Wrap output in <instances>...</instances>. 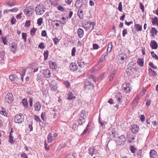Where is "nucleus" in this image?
Masks as SVG:
<instances>
[{"label": "nucleus", "instance_id": "f257e3e1", "mask_svg": "<svg viewBox=\"0 0 158 158\" xmlns=\"http://www.w3.org/2000/svg\"><path fill=\"white\" fill-rule=\"evenodd\" d=\"M46 8L42 4H39L37 5L35 9L36 14L39 15L43 14Z\"/></svg>", "mask_w": 158, "mask_h": 158}, {"label": "nucleus", "instance_id": "f03ea898", "mask_svg": "<svg viewBox=\"0 0 158 158\" xmlns=\"http://www.w3.org/2000/svg\"><path fill=\"white\" fill-rule=\"evenodd\" d=\"M14 122L20 124L24 122V116L22 113L16 115L14 118Z\"/></svg>", "mask_w": 158, "mask_h": 158}, {"label": "nucleus", "instance_id": "7ed1b4c3", "mask_svg": "<svg viewBox=\"0 0 158 158\" xmlns=\"http://www.w3.org/2000/svg\"><path fill=\"white\" fill-rule=\"evenodd\" d=\"M131 85L128 82H126L123 85V90L126 93H129L131 91Z\"/></svg>", "mask_w": 158, "mask_h": 158}, {"label": "nucleus", "instance_id": "20e7f679", "mask_svg": "<svg viewBox=\"0 0 158 158\" xmlns=\"http://www.w3.org/2000/svg\"><path fill=\"white\" fill-rule=\"evenodd\" d=\"M118 140H117L118 145L121 146L124 145L126 141V138L125 136L122 135L118 137Z\"/></svg>", "mask_w": 158, "mask_h": 158}, {"label": "nucleus", "instance_id": "39448f33", "mask_svg": "<svg viewBox=\"0 0 158 158\" xmlns=\"http://www.w3.org/2000/svg\"><path fill=\"white\" fill-rule=\"evenodd\" d=\"M84 87L85 89L92 90L94 89V85L91 81H88L85 82V85H84Z\"/></svg>", "mask_w": 158, "mask_h": 158}, {"label": "nucleus", "instance_id": "423d86ee", "mask_svg": "<svg viewBox=\"0 0 158 158\" xmlns=\"http://www.w3.org/2000/svg\"><path fill=\"white\" fill-rule=\"evenodd\" d=\"M34 9L33 7L30 6L26 7L24 10V14L26 15H31L34 12Z\"/></svg>", "mask_w": 158, "mask_h": 158}, {"label": "nucleus", "instance_id": "0eeeda50", "mask_svg": "<svg viewBox=\"0 0 158 158\" xmlns=\"http://www.w3.org/2000/svg\"><path fill=\"white\" fill-rule=\"evenodd\" d=\"M73 14V11L69 10L68 12L69 15H66L65 17H62V19L63 20V22L62 23L64 24H66L67 21V19H68L71 18Z\"/></svg>", "mask_w": 158, "mask_h": 158}, {"label": "nucleus", "instance_id": "6e6552de", "mask_svg": "<svg viewBox=\"0 0 158 158\" xmlns=\"http://www.w3.org/2000/svg\"><path fill=\"white\" fill-rule=\"evenodd\" d=\"M95 23L94 22H88L86 23L84 26L85 28H86L87 30H89L91 28V30H93L94 28V27L95 25Z\"/></svg>", "mask_w": 158, "mask_h": 158}, {"label": "nucleus", "instance_id": "1a4fd4ad", "mask_svg": "<svg viewBox=\"0 0 158 158\" xmlns=\"http://www.w3.org/2000/svg\"><path fill=\"white\" fill-rule=\"evenodd\" d=\"M6 101L9 103H11L13 101V95L11 93H8L5 97Z\"/></svg>", "mask_w": 158, "mask_h": 158}, {"label": "nucleus", "instance_id": "9d476101", "mask_svg": "<svg viewBox=\"0 0 158 158\" xmlns=\"http://www.w3.org/2000/svg\"><path fill=\"white\" fill-rule=\"evenodd\" d=\"M139 126L136 124H133L131 126V131L133 134H136L139 131Z\"/></svg>", "mask_w": 158, "mask_h": 158}, {"label": "nucleus", "instance_id": "9b49d317", "mask_svg": "<svg viewBox=\"0 0 158 158\" xmlns=\"http://www.w3.org/2000/svg\"><path fill=\"white\" fill-rule=\"evenodd\" d=\"M127 58V55L125 54H121L119 55L118 60L120 64L123 63Z\"/></svg>", "mask_w": 158, "mask_h": 158}, {"label": "nucleus", "instance_id": "f8f14e48", "mask_svg": "<svg viewBox=\"0 0 158 158\" xmlns=\"http://www.w3.org/2000/svg\"><path fill=\"white\" fill-rule=\"evenodd\" d=\"M35 111H38L40 110L41 105L40 102L38 101L35 103L34 106Z\"/></svg>", "mask_w": 158, "mask_h": 158}, {"label": "nucleus", "instance_id": "ddd939ff", "mask_svg": "<svg viewBox=\"0 0 158 158\" xmlns=\"http://www.w3.org/2000/svg\"><path fill=\"white\" fill-rule=\"evenodd\" d=\"M69 68L70 70L72 71H75L78 69L77 66L74 62H72L70 64Z\"/></svg>", "mask_w": 158, "mask_h": 158}, {"label": "nucleus", "instance_id": "4468645a", "mask_svg": "<svg viewBox=\"0 0 158 158\" xmlns=\"http://www.w3.org/2000/svg\"><path fill=\"white\" fill-rule=\"evenodd\" d=\"M43 74L44 77L46 78H49L51 76V72L48 69H44L43 70Z\"/></svg>", "mask_w": 158, "mask_h": 158}, {"label": "nucleus", "instance_id": "2eb2a0df", "mask_svg": "<svg viewBox=\"0 0 158 158\" xmlns=\"http://www.w3.org/2000/svg\"><path fill=\"white\" fill-rule=\"evenodd\" d=\"M10 47V51L13 53H15L17 50V45L15 43L13 42L11 44Z\"/></svg>", "mask_w": 158, "mask_h": 158}, {"label": "nucleus", "instance_id": "dca6fc26", "mask_svg": "<svg viewBox=\"0 0 158 158\" xmlns=\"http://www.w3.org/2000/svg\"><path fill=\"white\" fill-rule=\"evenodd\" d=\"M150 46L152 49H156L158 48V44L155 40H152L150 43Z\"/></svg>", "mask_w": 158, "mask_h": 158}, {"label": "nucleus", "instance_id": "f3484780", "mask_svg": "<svg viewBox=\"0 0 158 158\" xmlns=\"http://www.w3.org/2000/svg\"><path fill=\"white\" fill-rule=\"evenodd\" d=\"M77 64L78 66L81 68H83L85 66V62L83 61V60L81 58L78 59Z\"/></svg>", "mask_w": 158, "mask_h": 158}, {"label": "nucleus", "instance_id": "a211bd4d", "mask_svg": "<svg viewBox=\"0 0 158 158\" xmlns=\"http://www.w3.org/2000/svg\"><path fill=\"white\" fill-rule=\"evenodd\" d=\"M157 153L154 149H151L150 152V156L151 158H156Z\"/></svg>", "mask_w": 158, "mask_h": 158}, {"label": "nucleus", "instance_id": "6ab92c4d", "mask_svg": "<svg viewBox=\"0 0 158 158\" xmlns=\"http://www.w3.org/2000/svg\"><path fill=\"white\" fill-rule=\"evenodd\" d=\"M83 0H77L75 6L77 9L81 8L83 5Z\"/></svg>", "mask_w": 158, "mask_h": 158}, {"label": "nucleus", "instance_id": "aec40b11", "mask_svg": "<svg viewBox=\"0 0 158 158\" xmlns=\"http://www.w3.org/2000/svg\"><path fill=\"white\" fill-rule=\"evenodd\" d=\"M137 63L139 66L143 67L144 66V60L143 58H138L137 60Z\"/></svg>", "mask_w": 158, "mask_h": 158}, {"label": "nucleus", "instance_id": "412c9836", "mask_svg": "<svg viewBox=\"0 0 158 158\" xmlns=\"http://www.w3.org/2000/svg\"><path fill=\"white\" fill-rule=\"evenodd\" d=\"M49 87L51 90L53 91H55L58 88L57 84H50Z\"/></svg>", "mask_w": 158, "mask_h": 158}, {"label": "nucleus", "instance_id": "4be33fe9", "mask_svg": "<svg viewBox=\"0 0 158 158\" xmlns=\"http://www.w3.org/2000/svg\"><path fill=\"white\" fill-rule=\"evenodd\" d=\"M49 66L52 69H56L57 68L56 63L54 62L50 61L49 62Z\"/></svg>", "mask_w": 158, "mask_h": 158}, {"label": "nucleus", "instance_id": "5701e85b", "mask_svg": "<svg viewBox=\"0 0 158 158\" xmlns=\"http://www.w3.org/2000/svg\"><path fill=\"white\" fill-rule=\"evenodd\" d=\"M77 33L78 36L80 38H81L83 37L84 35V31L82 29L79 28L78 29Z\"/></svg>", "mask_w": 158, "mask_h": 158}, {"label": "nucleus", "instance_id": "b1692460", "mask_svg": "<svg viewBox=\"0 0 158 158\" xmlns=\"http://www.w3.org/2000/svg\"><path fill=\"white\" fill-rule=\"evenodd\" d=\"M149 74L151 76H156L157 75V73L151 68H149L148 69Z\"/></svg>", "mask_w": 158, "mask_h": 158}, {"label": "nucleus", "instance_id": "393cba45", "mask_svg": "<svg viewBox=\"0 0 158 158\" xmlns=\"http://www.w3.org/2000/svg\"><path fill=\"white\" fill-rule=\"evenodd\" d=\"M115 97L118 102H122V99L123 98V97L121 93H118L116 95Z\"/></svg>", "mask_w": 158, "mask_h": 158}, {"label": "nucleus", "instance_id": "a878e982", "mask_svg": "<svg viewBox=\"0 0 158 158\" xmlns=\"http://www.w3.org/2000/svg\"><path fill=\"white\" fill-rule=\"evenodd\" d=\"M88 114L87 113L85 112V111L84 110H82L80 114V116L81 118H85L87 117Z\"/></svg>", "mask_w": 158, "mask_h": 158}, {"label": "nucleus", "instance_id": "bb28decb", "mask_svg": "<svg viewBox=\"0 0 158 158\" xmlns=\"http://www.w3.org/2000/svg\"><path fill=\"white\" fill-rule=\"evenodd\" d=\"M21 102L23 106L25 108H26L28 106V102L26 98H24L22 99L21 101Z\"/></svg>", "mask_w": 158, "mask_h": 158}, {"label": "nucleus", "instance_id": "cd10ccee", "mask_svg": "<svg viewBox=\"0 0 158 158\" xmlns=\"http://www.w3.org/2000/svg\"><path fill=\"white\" fill-rule=\"evenodd\" d=\"M76 98V97L72 92H70L68 95V97L67 98V99L69 100H73Z\"/></svg>", "mask_w": 158, "mask_h": 158}, {"label": "nucleus", "instance_id": "c85d7f7f", "mask_svg": "<svg viewBox=\"0 0 158 158\" xmlns=\"http://www.w3.org/2000/svg\"><path fill=\"white\" fill-rule=\"evenodd\" d=\"M85 118L81 117L78 118L77 119V121L78 124L81 125H82L83 123H85Z\"/></svg>", "mask_w": 158, "mask_h": 158}, {"label": "nucleus", "instance_id": "c756f323", "mask_svg": "<svg viewBox=\"0 0 158 158\" xmlns=\"http://www.w3.org/2000/svg\"><path fill=\"white\" fill-rule=\"evenodd\" d=\"M150 32L152 35V36H154L157 35V31L155 27H152Z\"/></svg>", "mask_w": 158, "mask_h": 158}, {"label": "nucleus", "instance_id": "7c9ffc66", "mask_svg": "<svg viewBox=\"0 0 158 158\" xmlns=\"http://www.w3.org/2000/svg\"><path fill=\"white\" fill-rule=\"evenodd\" d=\"M152 24L153 25L156 24L158 26V18L155 17L154 18H152Z\"/></svg>", "mask_w": 158, "mask_h": 158}, {"label": "nucleus", "instance_id": "2f4dec72", "mask_svg": "<svg viewBox=\"0 0 158 158\" xmlns=\"http://www.w3.org/2000/svg\"><path fill=\"white\" fill-rule=\"evenodd\" d=\"M49 55V52L48 50H45L44 51V60H47L48 58Z\"/></svg>", "mask_w": 158, "mask_h": 158}, {"label": "nucleus", "instance_id": "473e14b6", "mask_svg": "<svg viewBox=\"0 0 158 158\" xmlns=\"http://www.w3.org/2000/svg\"><path fill=\"white\" fill-rule=\"evenodd\" d=\"M130 64H130L127 65V66H129V67H128V69L127 70V72H132L133 73L135 71V68L134 67H132V66H130Z\"/></svg>", "mask_w": 158, "mask_h": 158}, {"label": "nucleus", "instance_id": "72a5a7b5", "mask_svg": "<svg viewBox=\"0 0 158 158\" xmlns=\"http://www.w3.org/2000/svg\"><path fill=\"white\" fill-rule=\"evenodd\" d=\"M135 27L138 31H141L142 30V26L139 24L135 23Z\"/></svg>", "mask_w": 158, "mask_h": 158}, {"label": "nucleus", "instance_id": "f704fd0d", "mask_svg": "<svg viewBox=\"0 0 158 158\" xmlns=\"http://www.w3.org/2000/svg\"><path fill=\"white\" fill-rule=\"evenodd\" d=\"M52 134L51 133H49L48 136V143L51 142L53 139H52Z\"/></svg>", "mask_w": 158, "mask_h": 158}, {"label": "nucleus", "instance_id": "c9c22d12", "mask_svg": "<svg viewBox=\"0 0 158 158\" xmlns=\"http://www.w3.org/2000/svg\"><path fill=\"white\" fill-rule=\"evenodd\" d=\"M106 56V55H102L101 57L99 59V60L98 62V63L99 64H100L101 62H103L105 60V57Z\"/></svg>", "mask_w": 158, "mask_h": 158}, {"label": "nucleus", "instance_id": "e433bc0d", "mask_svg": "<svg viewBox=\"0 0 158 158\" xmlns=\"http://www.w3.org/2000/svg\"><path fill=\"white\" fill-rule=\"evenodd\" d=\"M139 97L138 96H137L134 100L133 102V104L135 105V106L137 105L139 102Z\"/></svg>", "mask_w": 158, "mask_h": 158}, {"label": "nucleus", "instance_id": "4c0bfd02", "mask_svg": "<svg viewBox=\"0 0 158 158\" xmlns=\"http://www.w3.org/2000/svg\"><path fill=\"white\" fill-rule=\"evenodd\" d=\"M36 29L34 27L30 31V34L32 36H33L35 35V33L36 31Z\"/></svg>", "mask_w": 158, "mask_h": 158}, {"label": "nucleus", "instance_id": "58836bf2", "mask_svg": "<svg viewBox=\"0 0 158 158\" xmlns=\"http://www.w3.org/2000/svg\"><path fill=\"white\" fill-rule=\"evenodd\" d=\"M94 147H89V153L92 156H93V153L92 154V153L94 152Z\"/></svg>", "mask_w": 158, "mask_h": 158}, {"label": "nucleus", "instance_id": "ea45409f", "mask_svg": "<svg viewBox=\"0 0 158 158\" xmlns=\"http://www.w3.org/2000/svg\"><path fill=\"white\" fill-rule=\"evenodd\" d=\"M112 47L113 46L112 43H109L108 45L107 51L109 52H110L111 50Z\"/></svg>", "mask_w": 158, "mask_h": 158}, {"label": "nucleus", "instance_id": "a19ab883", "mask_svg": "<svg viewBox=\"0 0 158 158\" xmlns=\"http://www.w3.org/2000/svg\"><path fill=\"white\" fill-rule=\"evenodd\" d=\"M130 149L131 152L133 153H135L137 151L136 149L133 146H131L130 147Z\"/></svg>", "mask_w": 158, "mask_h": 158}, {"label": "nucleus", "instance_id": "79ce46f5", "mask_svg": "<svg viewBox=\"0 0 158 158\" xmlns=\"http://www.w3.org/2000/svg\"><path fill=\"white\" fill-rule=\"evenodd\" d=\"M34 120L37 122H39V123H40L41 122V120L40 119V118L37 115H34Z\"/></svg>", "mask_w": 158, "mask_h": 158}, {"label": "nucleus", "instance_id": "37998d69", "mask_svg": "<svg viewBox=\"0 0 158 158\" xmlns=\"http://www.w3.org/2000/svg\"><path fill=\"white\" fill-rule=\"evenodd\" d=\"M27 37V35L26 33H22V39L24 40V42H26Z\"/></svg>", "mask_w": 158, "mask_h": 158}, {"label": "nucleus", "instance_id": "c03bdc74", "mask_svg": "<svg viewBox=\"0 0 158 158\" xmlns=\"http://www.w3.org/2000/svg\"><path fill=\"white\" fill-rule=\"evenodd\" d=\"M41 117L43 120L44 121H45L47 119V118L45 116V113H42L41 115Z\"/></svg>", "mask_w": 158, "mask_h": 158}, {"label": "nucleus", "instance_id": "a18cd8bd", "mask_svg": "<svg viewBox=\"0 0 158 158\" xmlns=\"http://www.w3.org/2000/svg\"><path fill=\"white\" fill-rule=\"evenodd\" d=\"M151 54L153 58H155L156 59L158 60V57L157 55L153 51L151 52Z\"/></svg>", "mask_w": 158, "mask_h": 158}, {"label": "nucleus", "instance_id": "49530a36", "mask_svg": "<svg viewBox=\"0 0 158 158\" xmlns=\"http://www.w3.org/2000/svg\"><path fill=\"white\" fill-rule=\"evenodd\" d=\"M149 65L150 67L152 68H153V69H157V67L156 66L154 65L152 62H149Z\"/></svg>", "mask_w": 158, "mask_h": 158}, {"label": "nucleus", "instance_id": "de8ad7c7", "mask_svg": "<svg viewBox=\"0 0 158 158\" xmlns=\"http://www.w3.org/2000/svg\"><path fill=\"white\" fill-rule=\"evenodd\" d=\"M104 75H105L104 73H101L99 77L98 78V81H101L102 80L103 78Z\"/></svg>", "mask_w": 158, "mask_h": 158}, {"label": "nucleus", "instance_id": "09e8293b", "mask_svg": "<svg viewBox=\"0 0 158 158\" xmlns=\"http://www.w3.org/2000/svg\"><path fill=\"white\" fill-rule=\"evenodd\" d=\"M43 22V18H40L37 20V23L39 26L41 25Z\"/></svg>", "mask_w": 158, "mask_h": 158}, {"label": "nucleus", "instance_id": "8fccbe9b", "mask_svg": "<svg viewBox=\"0 0 158 158\" xmlns=\"http://www.w3.org/2000/svg\"><path fill=\"white\" fill-rule=\"evenodd\" d=\"M9 142L10 143H14V141L13 140L14 137L11 135H9Z\"/></svg>", "mask_w": 158, "mask_h": 158}, {"label": "nucleus", "instance_id": "3c124183", "mask_svg": "<svg viewBox=\"0 0 158 158\" xmlns=\"http://www.w3.org/2000/svg\"><path fill=\"white\" fill-rule=\"evenodd\" d=\"M64 84L65 85L66 87L68 88L69 87L70 85V82L68 81H64Z\"/></svg>", "mask_w": 158, "mask_h": 158}, {"label": "nucleus", "instance_id": "603ef678", "mask_svg": "<svg viewBox=\"0 0 158 158\" xmlns=\"http://www.w3.org/2000/svg\"><path fill=\"white\" fill-rule=\"evenodd\" d=\"M33 98L32 97H29V99L28 101L29 103L30 107H31L32 106V102H33Z\"/></svg>", "mask_w": 158, "mask_h": 158}, {"label": "nucleus", "instance_id": "864d4df0", "mask_svg": "<svg viewBox=\"0 0 158 158\" xmlns=\"http://www.w3.org/2000/svg\"><path fill=\"white\" fill-rule=\"evenodd\" d=\"M30 20H27L26 22V23H25V27L28 28V27L30 25Z\"/></svg>", "mask_w": 158, "mask_h": 158}, {"label": "nucleus", "instance_id": "5fc2aeb1", "mask_svg": "<svg viewBox=\"0 0 158 158\" xmlns=\"http://www.w3.org/2000/svg\"><path fill=\"white\" fill-rule=\"evenodd\" d=\"M2 41L4 45H6L7 44V40L5 37H3L2 38Z\"/></svg>", "mask_w": 158, "mask_h": 158}, {"label": "nucleus", "instance_id": "6e6d98bb", "mask_svg": "<svg viewBox=\"0 0 158 158\" xmlns=\"http://www.w3.org/2000/svg\"><path fill=\"white\" fill-rule=\"evenodd\" d=\"M118 10L120 11H122L123 10V7L122 6V3L120 2L118 4Z\"/></svg>", "mask_w": 158, "mask_h": 158}, {"label": "nucleus", "instance_id": "4d7b16f0", "mask_svg": "<svg viewBox=\"0 0 158 158\" xmlns=\"http://www.w3.org/2000/svg\"><path fill=\"white\" fill-rule=\"evenodd\" d=\"M42 78V77L41 75L40 74H38L36 76V81H38L41 80Z\"/></svg>", "mask_w": 158, "mask_h": 158}, {"label": "nucleus", "instance_id": "13d9d810", "mask_svg": "<svg viewBox=\"0 0 158 158\" xmlns=\"http://www.w3.org/2000/svg\"><path fill=\"white\" fill-rule=\"evenodd\" d=\"M57 8L60 11H63L64 10V8L63 7H62L61 6V5H59L57 6Z\"/></svg>", "mask_w": 158, "mask_h": 158}, {"label": "nucleus", "instance_id": "bf43d9fd", "mask_svg": "<svg viewBox=\"0 0 158 158\" xmlns=\"http://www.w3.org/2000/svg\"><path fill=\"white\" fill-rule=\"evenodd\" d=\"M38 47L41 49H44L45 48V46L43 43L42 42L39 44Z\"/></svg>", "mask_w": 158, "mask_h": 158}, {"label": "nucleus", "instance_id": "052dcab7", "mask_svg": "<svg viewBox=\"0 0 158 158\" xmlns=\"http://www.w3.org/2000/svg\"><path fill=\"white\" fill-rule=\"evenodd\" d=\"M76 52V47H73L72 50L71 55L72 56H75V54Z\"/></svg>", "mask_w": 158, "mask_h": 158}, {"label": "nucleus", "instance_id": "680f3d73", "mask_svg": "<svg viewBox=\"0 0 158 158\" xmlns=\"http://www.w3.org/2000/svg\"><path fill=\"white\" fill-rule=\"evenodd\" d=\"M142 149L140 150L139 152H137V155L138 156V157H139V158L141 157L142 156Z\"/></svg>", "mask_w": 158, "mask_h": 158}, {"label": "nucleus", "instance_id": "e2e57ef3", "mask_svg": "<svg viewBox=\"0 0 158 158\" xmlns=\"http://www.w3.org/2000/svg\"><path fill=\"white\" fill-rule=\"evenodd\" d=\"M32 124H33V123H32V121H31V122L29 124L28 127L30 129V131H32L33 130V127L32 126Z\"/></svg>", "mask_w": 158, "mask_h": 158}, {"label": "nucleus", "instance_id": "0e129e2a", "mask_svg": "<svg viewBox=\"0 0 158 158\" xmlns=\"http://www.w3.org/2000/svg\"><path fill=\"white\" fill-rule=\"evenodd\" d=\"M53 40L55 44L56 45H57L59 43L60 41L58 39L57 37L55 38Z\"/></svg>", "mask_w": 158, "mask_h": 158}, {"label": "nucleus", "instance_id": "69168bd1", "mask_svg": "<svg viewBox=\"0 0 158 158\" xmlns=\"http://www.w3.org/2000/svg\"><path fill=\"white\" fill-rule=\"evenodd\" d=\"M9 78L10 79L11 81H14L15 78L14 75H10L9 76Z\"/></svg>", "mask_w": 158, "mask_h": 158}, {"label": "nucleus", "instance_id": "338daca9", "mask_svg": "<svg viewBox=\"0 0 158 158\" xmlns=\"http://www.w3.org/2000/svg\"><path fill=\"white\" fill-rule=\"evenodd\" d=\"M16 21V20L15 18L13 17L11 19L10 22L12 24H15Z\"/></svg>", "mask_w": 158, "mask_h": 158}, {"label": "nucleus", "instance_id": "774afa93", "mask_svg": "<svg viewBox=\"0 0 158 158\" xmlns=\"http://www.w3.org/2000/svg\"><path fill=\"white\" fill-rule=\"evenodd\" d=\"M93 48L94 50L97 49L99 48V46L97 44H95L93 45Z\"/></svg>", "mask_w": 158, "mask_h": 158}]
</instances>
